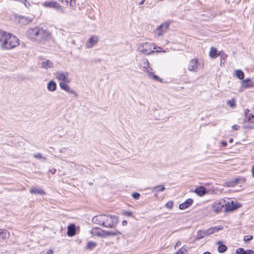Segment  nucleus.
Wrapping results in <instances>:
<instances>
[{"instance_id":"obj_1","label":"nucleus","mask_w":254,"mask_h":254,"mask_svg":"<svg viewBox=\"0 0 254 254\" xmlns=\"http://www.w3.org/2000/svg\"><path fill=\"white\" fill-rule=\"evenodd\" d=\"M92 222L107 228H115L118 223L117 216L114 215L101 214L92 218Z\"/></svg>"},{"instance_id":"obj_2","label":"nucleus","mask_w":254,"mask_h":254,"mask_svg":"<svg viewBox=\"0 0 254 254\" xmlns=\"http://www.w3.org/2000/svg\"><path fill=\"white\" fill-rule=\"evenodd\" d=\"M155 45L149 42L142 43L138 46V50L139 52L144 55H150L155 52Z\"/></svg>"},{"instance_id":"obj_3","label":"nucleus","mask_w":254,"mask_h":254,"mask_svg":"<svg viewBox=\"0 0 254 254\" xmlns=\"http://www.w3.org/2000/svg\"><path fill=\"white\" fill-rule=\"evenodd\" d=\"M19 40L15 36L9 33L6 40L4 41L2 48L5 49H10L19 45Z\"/></svg>"},{"instance_id":"obj_4","label":"nucleus","mask_w":254,"mask_h":254,"mask_svg":"<svg viewBox=\"0 0 254 254\" xmlns=\"http://www.w3.org/2000/svg\"><path fill=\"white\" fill-rule=\"evenodd\" d=\"M52 37V34L48 29L41 27L36 42L42 43L50 40Z\"/></svg>"},{"instance_id":"obj_5","label":"nucleus","mask_w":254,"mask_h":254,"mask_svg":"<svg viewBox=\"0 0 254 254\" xmlns=\"http://www.w3.org/2000/svg\"><path fill=\"white\" fill-rule=\"evenodd\" d=\"M226 205V199H221L217 200L212 204L211 209L213 212L219 213L222 211L223 210L225 211V206Z\"/></svg>"},{"instance_id":"obj_6","label":"nucleus","mask_w":254,"mask_h":254,"mask_svg":"<svg viewBox=\"0 0 254 254\" xmlns=\"http://www.w3.org/2000/svg\"><path fill=\"white\" fill-rule=\"evenodd\" d=\"M40 28V26H35L28 28L26 32V37L29 40L36 42Z\"/></svg>"},{"instance_id":"obj_7","label":"nucleus","mask_w":254,"mask_h":254,"mask_svg":"<svg viewBox=\"0 0 254 254\" xmlns=\"http://www.w3.org/2000/svg\"><path fill=\"white\" fill-rule=\"evenodd\" d=\"M226 205L225 206V211H232L242 206V204L238 203L237 201L228 198L226 199Z\"/></svg>"},{"instance_id":"obj_8","label":"nucleus","mask_w":254,"mask_h":254,"mask_svg":"<svg viewBox=\"0 0 254 254\" xmlns=\"http://www.w3.org/2000/svg\"><path fill=\"white\" fill-rule=\"evenodd\" d=\"M42 5L46 7L54 8L62 13L64 12L63 7L56 1H45Z\"/></svg>"},{"instance_id":"obj_9","label":"nucleus","mask_w":254,"mask_h":254,"mask_svg":"<svg viewBox=\"0 0 254 254\" xmlns=\"http://www.w3.org/2000/svg\"><path fill=\"white\" fill-rule=\"evenodd\" d=\"M170 22H165L161 24L157 28L155 34L159 37L162 36L167 31Z\"/></svg>"},{"instance_id":"obj_10","label":"nucleus","mask_w":254,"mask_h":254,"mask_svg":"<svg viewBox=\"0 0 254 254\" xmlns=\"http://www.w3.org/2000/svg\"><path fill=\"white\" fill-rule=\"evenodd\" d=\"M56 78L61 82L65 81L69 82L70 81L68 78V72L64 71H57L55 73Z\"/></svg>"},{"instance_id":"obj_11","label":"nucleus","mask_w":254,"mask_h":254,"mask_svg":"<svg viewBox=\"0 0 254 254\" xmlns=\"http://www.w3.org/2000/svg\"><path fill=\"white\" fill-rule=\"evenodd\" d=\"M98 37L97 36L93 35L86 41L85 46L87 48H91L98 43Z\"/></svg>"},{"instance_id":"obj_12","label":"nucleus","mask_w":254,"mask_h":254,"mask_svg":"<svg viewBox=\"0 0 254 254\" xmlns=\"http://www.w3.org/2000/svg\"><path fill=\"white\" fill-rule=\"evenodd\" d=\"M198 66V61L196 59H192L189 63L188 70L190 71H196Z\"/></svg>"},{"instance_id":"obj_13","label":"nucleus","mask_w":254,"mask_h":254,"mask_svg":"<svg viewBox=\"0 0 254 254\" xmlns=\"http://www.w3.org/2000/svg\"><path fill=\"white\" fill-rule=\"evenodd\" d=\"M250 110L248 109L245 110V118L244 119V122H249L254 123V115L252 114H250Z\"/></svg>"},{"instance_id":"obj_14","label":"nucleus","mask_w":254,"mask_h":254,"mask_svg":"<svg viewBox=\"0 0 254 254\" xmlns=\"http://www.w3.org/2000/svg\"><path fill=\"white\" fill-rule=\"evenodd\" d=\"M193 200L192 198L187 199L184 202L179 205V208L181 210H184L190 207L193 203Z\"/></svg>"},{"instance_id":"obj_15","label":"nucleus","mask_w":254,"mask_h":254,"mask_svg":"<svg viewBox=\"0 0 254 254\" xmlns=\"http://www.w3.org/2000/svg\"><path fill=\"white\" fill-rule=\"evenodd\" d=\"M242 87L245 89L254 87V82H253L250 78H247L242 80Z\"/></svg>"},{"instance_id":"obj_16","label":"nucleus","mask_w":254,"mask_h":254,"mask_svg":"<svg viewBox=\"0 0 254 254\" xmlns=\"http://www.w3.org/2000/svg\"><path fill=\"white\" fill-rule=\"evenodd\" d=\"M222 227L221 226L217 227L214 226L212 227L209 229L205 230V234H206L207 236H209L211 234H214L215 232H218L219 230L222 229Z\"/></svg>"},{"instance_id":"obj_17","label":"nucleus","mask_w":254,"mask_h":254,"mask_svg":"<svg viewBox=\"0 0 254 254\" xmlns=\"http://www.w3.org/2000/svg\"><path fill=\"white\" fill-rule=\"evenodd\" d=\"M41 64V67L45 69L51 68L53 67V63L49 60L42 61Z\"/></svg>"},{"instance_id":"obj_18","label":"nucleus","mask_w":254,"mask_h":254,"mask_svg":"<svg viewBox=\"0 0 254 254\" xmlns=\"http://www.w3.org/2000/svg\"><path fill=\"white\" fill-rule=\"evenodd\" d=\"M75 226L74 224H71L67 227V235L69 237H72L76 234Z\"/></svg>"},{"instance_id":"obj_19","label":"nucleus","mask_w":254,"mask_h":254,"mask_svg":"<svg viewBox=\"0 0 254 254\" xmlns=\"http://www.w3.org/2000/svg\"><path fill=\"white\" fill-rule=\"evenodd\" d=\"M8 34L9 33L0 30V43L1 47L2 45H3L4 41L6 40Z\"/></svg>"},{"instance_id":"obj_20","label":"nucleus","mask_w":254,"mask_h":254,"mask_svg":"<svg viewBox=\"0 0 254 254\" xmlns=\"http://www.w3.org/2000/svg\"><path fill=\"white\" fill-rule=\"evenodd\" d=\"M8 34L9 33L0 30V43L1 47L2 45H3L4 41L6 40Z\"/></svg>"},{"instance_id":"obj_21","label":"nucleus","mask_w":254,"mask_h":254,"mask_svg":"<svg viewBox=\"0 0 254 254\" xmlns=\"http://www.w3.org/2000/svg\"><path fill=\"white\" fill-rule=\"evenodd\" d=\"M194 192H195L198 195L202 196L206 193V190L204 187L200 186L195 189Z\"/></svg>"},{"instance_id":"obj_22","label":"nucleus","mask_w":254,"mask_h":254,"mask_svg":"<svg viewBox=\"0 0 254 254\" xmlns=\"http://www.w3.org/2000/svg\"><path fill=\"white\" fill-rule=\"evenodd\" d=\"M205 236H207L206 234H205V230H199L197 232L194 240L198 241L204 238Z\"/></svg>"},{"instance_id":"obj_23","label":"nucleus","mask_w":254,"mask_h":254,"mask_svg":"<svg viewBox=\"0 0 254 254\" xmlns=\"http://www.w3.org/2000/svg\"><path fill=\"white\" fill-rule=\"evenodd\" d=\"M141 66L145 69V71L147 72V69H149L150 71L152 70V69L149 66V63L147 59H143L142 60L141 64Z\"/></svg>"},{"instance_id":"obj_24","label":"nucleus","mask_w":254,"mask_h":254,"mask_svg":"<svg viewBox=\"0 0 254 254\" xmlns=\"http://www.w3.org/2000/svg\"><path fill=\"white\" fill-rule=\"evenodd\" d=\"M10 237L9 232L6 229H1L0 239L2 240L8 239Z\"/></svg>"},{"instance_id":"obj_25","label":"nucleus","mask_w":254,"mask_h":254,"mask_svg":"<svg viewBox=\"0 0 254 254\" xmlns=\"http://www.w3.org/2000/svg\"><path fill=\"white\" fill-rule=\"evenodd\" d=\"M236 254H254V252L252 250L245 251L243 248H239L236 250Z\"/></svg>"},{"instance_id":"obj_26","label":"nucleus","mask_w":254,"mask_h":254,"mask_svg":"<svg viewBox=\"0 0 254 254\" xmlns=\"http://www.w3.org/2000/svg\"><path fill=\"white\" fill-rule=\"evenodd\" d=\"M47 89L50 91H55L57 89V84L54 80H51L47 85Z\"/></svg>"},{"instance_id":"obj_27","label":"nucleus","mask_w":254,"mask_h":254,"mask_svg":"<svg viewBox=\"0 0 254 254\" xmlns=\"http://www.w3.org/2000/svg\"><path fill=\"white\" fill-rule=\"evenodd\" d=\"M30 192L31 194H45V192L42 189H37L35 188H31L30 190Z\"/></svg>"},{"instance_id":"obj_28","label":"nucleus","mask_w":254,"mask_h":254,"mask_svg":"<svg viewBox=\"0 0 254 254\" xmlns=\"http://www.w3.org/2000/svg\"><path fill=\"white\" fill-rule=\"evenodd\" d=\"M33 21V19L30 17H26L24 16H21L20 17V21L23 24H28Z\"/></svg>"},{"instance_id":"obj_29","label":"nucleus","mask_w":254,"mask_h":254,"mask_svg":"<svg viewBox=\"0 0 254 254\" xmlns=\"http://www.w3.org/2000/svg\"><path fill=\"white\" fill-rule=\"evenodd\" d=\"M102 230L103 229L95 227L91 230V233L93 236L100 237L101 232H102Z\"/></svg>"},{"instance_id":"obj_30","label":"nucleus","mask_w":254,"mask_h":254,"mask_svg":"<svg viewBox=\"0 0 254 254\" xmlns=\"http://www.w3.org/2000/svg\"><path fill=\"white\" fill-rule=\"evenodd\" d=\"M148 75L150 78H153L156 81L162 82V79L159 77L157 75L154 74L152 72L150 71L149 69H147Z\"/></svg>"},{"instance_id":"obj_31","label":"nucleus","mask_w":254,"mask_h":254,"mask_svg":"<svg viewBox=\"0 0 254 254\" xmlns=\"http://www.w3.org/2000/svg\"><path fill=\"white\" fill-rule=\"evenodd\" d=\"M165 190V188L163 185H159L152 188V191L153 192H157L163 191Z\"/></svg>"},{"instance_id":"obj_32","label":"nucleus","mask_w":254,"mask_h":254,"mask_svg":"<svg viewBox=\"0 0 254 254\" xmlns=\"http://www.w3.org/2000/svg\"><path fill=\"white\" fill-rule=\"evenodd\" d=\"M105 233L107 236H116L121 234V233L117 230L115 231H107Z\"/></svg>"},{"instance_id":"obj_33","label":"nucleus","mask_w":254,"mask_h":254,"mask_svg":"<svg viewBox=\"0 0 254 254\" xmlns=\"http://www.w3.org/2000/svg\"><path fill=\"white\" fill-rule=\"evenodd\" d=\"M97 246L96 243L93 242V241H89L87 243L86 246V249L92 250L94 248H95Z\"/></svg>"},{"instance_id":"obj_34","label":"nucleus","mask_w":254,"mask_h":254,"mask_svg":"<svg viewBox=\"0 0 254 254\" xmlns=\"http://www.w3.org/2000/svg\"><path fill=\"white\" fill-rule=\"evenodd\" d=\"M217 49L214 47H211L209 51V56L212 58H216L217 56Z\"/></svg>"},{"instance_id":"obj_35","label":"nucleus","mask_w":254,"mask_h":254,"mask_svg":"<svg viewBox=\"0 0 254 254\" xmlns=\"http://www.w3.org/2000/svg\"><path fill=\"white\" fill-rule=\"evenodd\" d=\"M235 75L240 79H243L244 78V73L241 70L238 69L236 70Z\"/></svg>"},{"instance_id":"obj_36","label":"nucleus","mask_w":254,"mask_h":254,"mask_svg":"<svg viewBox=\"0 0 254 254\" xmlns=\"http://www.w3.org/2000/svg\"><path fill=\"white\" fill-rule=\"evenodd\" d=\"M227 250V247L223 244H221L218 246V251L220 253H223L226 252Z\"/></svg>"},{"instance_id":"obj_37","label":"nucleus","mask_w":254,"mask_h":254,"mask_svg":"<svg viewBox=\"0 0 254 254\" xmlns=\"http://www.w3.org/2000/svg\"><path fill=\"white\" fill-rule=\"evenodd\" d=\"M188 250V247L185 245L180 248L177 252H179V254H186Z\"/></svg>"},{"instance_id":"obj_38","label":"nucleus","mask_w":254,"mask_h":254,"mask_svg":"<svg viewBox=\"0 0 254 254\" xmlns=\"http://www.w3.org/2000/svg\"><path fill=\"white\" fill-rule=\"evenodd\" d=\"M235 102L236 101L235 99L233 98L231 100L227 101V103L231 108H234L236 106Z\"/></svg>"},{"instance_id":"obj_39","label":"nucleus","mask_w":254,"mask_h":254,"mask_svg":"<svg viewBox=\"0 0 254 254\" xmlns=\"http://www.w3.org/2000/svg\"><path fill=\"white\" fill-rule=\"evenodd\" d=\"M34 157L38 159H42L44 161H45L47 160V158L45 157L42 156V154L40 153L35 154L34 155Z\"/></svg>"},{"instance_id":"obj_40","label":"nucleus","mask_w":254,"mask_h":254,"mask_svg":"<svg viewBox=\"0 0 254 254\" xmlns=\"http://www.w3.org/2000/svg\"><path fill=\"white\" fill-rule=\"evenodd\" d=\"M231 180L233 181V182L234 183V185L236 186V185H237V184H239L240 181H245V179L244 178H236L233 179H232Z\"/></svg>"},{"instance_id":"obj_41","label":"nucleus","mask_w":254,"mask_h":254,"mask_svg":"<svg viewBox=\"0 0 254 254\" xmlns=\"http://www.w3.org/2000/svg\"><path fill=\"white\" fill-rule=\"evenodd\" d=\"M224 186L225 187H234V186H235V185H234V183L232 180L226 182Z\"/></svg>"},{"instance_id":"obj_42","label":"nucleus","mask_w":254,"mask_h":254,"mask_svg":"<svg viewBox=\"0 0 254 254\" xmlns=\"http://www.w3.org/2000/svg\"><path fill=\"white\" fill-rule=\"evenodd\" d=\"M224 186L225 187H234V186H235V185H234V183L232 180L226 182Z\"/></svg>"},{"instance_id":"obj_43","label":"nucleus","mask_w":254,"mask_h":254,"mask_svg":"<svg viewBox=\"0 0 254 254\" xmlns=\"http://www.w3.org/2000/svg\"><path fill=\"white\" fill-rule=\"evenodd\" d=\"M64 90H65L67 92L70 93L72 94L77 96L76 91L74 90L70 89V88L68 86Z\"/></svg>"},{"instance_id":"obj_44","label":"nucleus","mask_w":254,"mask_h":254,"mask_svg":"<svg viewBox=\"0 0 254 254\" xmlns=\"http://www.w3.org/2000/svg\"><path fill=\"white\" fill-rule=\"evenodd\" d=\"M122 213L123 215L128 217H132L133 215L132 212L129 211H122Z\"/></svg>"},{"instance_id":"obj_45","label":"nucleus","mask_w":254,"mask_h":254,"mask_svg":"<svg viewBox=\"0 0 254 254\" xmlns=\"http://www.w3.org/2000/svg\"><path fill=\"white\" fill-rule=\"evenodd\" d=\"M67 82L65 81L61 82L60 83V87L63 89L64 90L67 86V84H66Z\"/></svg>"},{"instance_id":"obj_46","label":"nucleus","mask_w":254,"mask_h":254,"mask_svg":"<svg viewBox=\"0 0 254 254\" xmlns=\"http://www.w3.org/2000/svg\"><path fill=\"white\" fill-rule=\"evenodd\" d=\"M165 206L169 209H172L173 206V202L172 201H168L166 203Z\"/></svg>"},{"instance_id":"obj_47","label":"nucleus","mask_w":254,"mask_h":254,"mask_svg":"<svg viewBox=\"0 0 254 254\" xmlns=\"http://www.w3.org/2000/svg\"><path fill=\"white\" fill-rule=\"evenodd\" d=\"M131 196L135 199H138L140 196V195L138 192H133L132 193Z\"/></svg>"},{"instance_id":"obj_48","label":"nucleus","mask_w":254,"mask_h":254,"mask_svg":"<svg viewBox=\"0 0 254 254\" xmlns=\"http://www.w3.org/2000/svg\"><path fill=\"white\" fill-rule=\"evenodd\" d=\"M253 237L251 235H246L244 237V240L245 242H248L253 239Z\"/></svg>"},{"instance_id":"obj_49","label":"nucleus","mask_w":254,"mask_h":254,"mask_svg":"<svg viewBox=\"0 0 254 254\" xmlns=\"http://www.w3.org/2000/svg\"><path fill=\"white\" fill-rule=\"evenodd\" d=\"M18 1L23 3L26 7H28L29 6V3L27 0H19Z\"/></svg>"},{"instance_id":"obj_50","label":"nucleus","mask_w":254,"mask_h":254,"mask_svg":"<svg viewBox=\"0 0 254 254\" xmlns=\"http://www.w3.org/2000/svg\"><path fill=\"white\" fill-rule=\"evenodd\" d=\"M105 232H107V231L102 230V232H101L100 237L104 238L107 236V235H106Z\"/></svg>"},{"instance_id":"obj_51","label":"nucleus","mask_w":254,"mask_h":254,"mask_svg":"<svg viewBox=\"0 0 254 254\" xmlns=\"http://www.w3.org/2000/svg\"><path fill=\"white\" fill-rule=\"evenodd\" d=\"M227 57V55L225 54H224V53L222 54L221 55V56H220L221 60H224V61H225L226 60Z\"/></svg>"},{"instance_id":"obj_52","label":"nucleus","mask_w":254,"mask_h":254,"mask_svg":"<svg viewBox=\"0 0 254 254\" xmlns=\"http://www.w3.org/2000/svg\"><path fill=\"white\" fill-rule=\"evenodd\" d=\"M76 3V0H70L69 4L71 6H74Z\"/></svg>"},{"instance_id":"obj_53","label":"nucleus","mask_w":254,"mask_h":254,"mask_svg":"<svg viewBox=\"0 0 254 254\" xmlns=\"http://www.w3.org/2000/svg\"><path fill=\"white\" fill-rule=\"evenodd\" d=\"M232 128L234 130H238L240 128V126L237 125H234L232 126Z\"/></svg>"},{"instance_id":"obj_54","label":"nucleus","mask_w":254,"mask_h":254,"mask_svg":"<svg viewBox=\"0 0 254 254\" xmlns=\"http://www.w3.org/2000/svg\"><path fill=\"white\" fill-rule=\"evenodd\" d=\"M56 171H57L56 169L55 168H52V169L49 170V171L50 172V173L52 174H55V173L56 172Z\"/></svg>"},{"instance_id":"obj_55","label":"nucleus","mask_w":254,"mask_h":254,"mask_svg":"<svg viewBox=\"0 0 254 254\" xmlns=\"http://www.w3.org/2000/svg\"><path fill=\"white\" fill-rule=\"evenodd\" d=\"M221 144H222V146L223 147H225L227 145V142L226 141H222L221 142Z\"/></svg>"},{"instance_id":"obj_56","label":"nucleus","mask_w":254,"mask_h":254,"mask_svg":"<svg viewBox=\"0 0 254 254\" xmlns=\"http://www.w3.org/2000/svg\"><path fill=\"white\" fill-rule=\"evenodd\" d=\"M251 172L252 176L253 177V178H254V165L252 166V167Z\"/></svg>"},{"instance_id":"obj_57","label":"nucleus","mask_w":254,"mask_h":254,"mask_svg":"<svg viewBox=\"0 0 254 254\" xmlns=\"http://www.w3.org/2000/svg\"><path fill=\"white\" fill-rule=\"evenodd\" d=\"M181 245V242L180 241H178V242H177V243L176 244V245L175 246V248H176L177 247H179Z\"/></svg>"},{"instance_id":"obj_58","label":"nucleus","mask_w":254,"mask_h":254,"mask_svg":"<svg viewBox=\"0 0 254 254\" xmlns=\"http://www.w3.org/2000/svg\"><path fill=\"white\" fill-rule=\"evenodd\" d=\"M46 254H53V251L52 250H49Z\"/></svg>"},{"instance_id":"obj_59","label":"nucleus","mask_w":254,"mask_h":254,"mask_svg":"<svg viewBox=\"0 0 254 254\" xmlns=\"http://www.w3.org/2000/svg\"><path fill=\"white\" fill-rule=\"evenodd\" d=\"M243 128H253V127H252V126H248L247 125H244L243 126Z\"/></svg>"},{"instance_id":"obj_60","label":"nucleus","mask_w":254,"mask_h":254,"mask_svg":"<svg viewBox=\"0 0 254 254\" xmlns=\"http://www.w3.org/2000/svg\"><path fill=\"white\" fill-rule=\"evenodd\" d=\"M145 2V0H141L139 2V5H142L144 3V2Z\"/></svg>"},{"instance_id":"obj_61","label":"nucleus","mask_w":254,"mask_h":254,"mask_svg":"<svg viewBox=\"0 0 254 254\" xmlns=\"http://www.w3.org/2000/svg\"><path fill=\"white\" fill-rule=\"evenodd\" d=\"M127 221L126 220L123 221V222H122L123 225H124V226L126 225H127Z\"/></svg>"},{"instance_id":"obj_62","label":"nucleus","mask_w":254,"mask_h":254,"mask_svg":"<svg viewBox=\"0 0 254 254\" xmlns=\"http://www.w3.org/2000/svg\"><path fill=\"white\" fill-rule=\"evenodd\" d=\"M59 1L64 3V2L66 3H67L68 2V0H59Z\"/></svg>"},{"instance_id":"obj_63","label":"nucleus","mask_w":254,"mask_h":254,"mask_svg":"<svg viewBox=\"0 0 254 254\" xmlns=\"http://www.w3.org/2000/svg\"><path fill=\"white\" fill-rule=\"evenodd\" d=\"M233 138H230L229 140V142H230V143H232L233 142Z\"/></svg>"},{"instance_id":"obj_64","label":"nucleus","mask_w":254,"mask_h":254,"mask_svg":"<svg viewBox=\"0 0 254 254\" xmlns=\"http://www.w3.org/2000/svg\"><path fill=\"white\" fill-rule=\"evenodd\" d=\"M203 254H211L209 252H204Z\"/></svg>"}]
</instances>
